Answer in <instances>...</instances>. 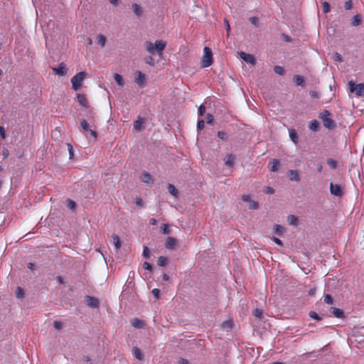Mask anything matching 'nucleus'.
<instances>
[{
	"label": "nucleus",
	"instance_id": "obj_1",
	"mask_svg": "<svg viewBox=\"0 0 364 364\" xmlns=\"http://www.w3.org/2000/svg\"><path fill=\"white\" fill-rule=\"evenodd\" d=\"M166 42L162 40L156 41L155 43L146 41L145 43L146 50L151 54L157 53L161 56L163 50L166 48Z\"/></svg>",
	"mask_w": 364,
	"mask_h": 364
},
{
	"label": "nucleus",
	"instance_id": "obj_2",
	"mask_svg": "<svg viewBox=\"0 0 364 364\" xmlns=\"http://www.w3.org/2000/svg\"><path fill=\"white\" fill-rule=\"evenodd\" d=\"M331 113L328 110H324L320 113V119H322L324 127L333 129L336 127L333 119L330 118Z\"/></svg>",
	"mask_w": 364,
	"mask_h": 364
},
{
	"label": "nucleus",
	"instance_id": "obj_3",
	"mask_svg": "<svg viewBox=\"0 0 364 364\" xmlns=\"http://www.w3.org/2000/svg\"><path fill=\"white\" fill-rule=\"evenodd\" d=\"M87 76V73L80 72L74 75L71 79L72 87L74 90H79L80 87L82 85L84 78Z\"/></svg>",
	"mask_w": 364,
	"mask_h": 364
},
{
	"label": "nucleus",
	"instance_id": "obj_4",
	"mask_svg": "<svg viewBox=\"0 0 364 364\" xmlns=\"http://www.w3.org/2000/svg\"><path fill=\"white\" fill-rule=\"evenodd\" d=\"M213 63L212 50L209 47L204 48V55L202 58L201 68H208Z\"/></svg>",
	"mask_w": 364,
	"mask_h": 364
},
{
	"label": "nucleus",
	"instance_id": "obj_5",
	"mask_svg": "<svg viewBox=\"0 0 364 364\" xmlns=\"http://www.w3.org/2000/svg\"><path fill=\"white\" fill-rule=\"evenodd\" d=\"M348 87L351 93L355 92V95L361 97L364 95V84H355L353 81H348Z\"/></svg>",
	"mask_w": 364,
	"mask_h": 364
},
{
	"label": "nucleus",
	"instance_id": "obj_6",
	"mask_svg": "<svg viewBox=\"0 0 364 364\" xmlns=\"http://www.w3.org/2000/svg\"><path fill=\"white\" fill-rule=\"evenodd\" d=\"M330 193L333 196H336L338 197H341L343 196V189L341 185L334 184L333 183H330Z\"/></svg>",
	"mask_w": 364,
	"mask_h": 364
},
{
	"label": "nucleus",
	"instance_id": "obj_7",
	"mask_svg": "<svg viewBox=\"0 0 364 364\" xmlns=\"http://www.w3.org/2000/svg\"><path fill=\"white\" fill-rule=\"evenodd\" d=\"M85 302L87 306L92 309H97L99 306V301L97 299L89 295L85 296Z\"/></svg>",
	"mask_w": 364,
	"mask_h": 364
},
{
	"label": "nucleus",
	"instance_id": "obj_8",
	"mask_svg": "<svg viewBox=\"0 0 364 364\" xmlns=\"http://www.w3.org/2000/svg\"><path fill=\"white\" fill-rule=\"evenodd\" d=\"M239 55L240 58H242L245 62L251 63L252 65H255V58L253 55L247 53L243 51H240V53H239Z\"/></svg>",
	"mask_w": 364,
	"mask_h": 364
},
{
	"label": "nucleus",
	"instance_id": "obj_9",
	"mask_svg": "<svg viewBox=\"0 0 364 364\" xmlns=\"http://www.w3.org/2000/svg\"><path fill=\"white\" fill-rule=\"evenodd\" d=\"M52 70L53 73L58 76H63L66 74L67 72V69L64 63H60L59 66L57 68H53Z\"/></svg>",
	"mask_w": 364,
	"mask_h": 364
},
{
	"label": "nucleus",
	"instance_id": "obj_10",
	"mask_svg": "<svg viewBox=\"0 0 364 364\" xmlns=\"http://www.w3.org/2000/svg\"><path fill=\"white\" fill-rule=\"evenodd\" d=\"M136 75H137V76H136L135 78L136 84L139 85V86L143 87L146 83L145 75L140 71H137V73H136Z\"/></svg>",
	"mask_w": 364,
	"mask_h": 364
},
{
	"label": "nucleus",
	"instance_id": "obj_11",
	"mask_svg": "<svg viewBox=\"0 0 364 364\" xmlns=\"http://www.w3.org/2000/svg\"><path fill=\"white\" fill-rule=\"evenodd\" d=\"M177 240L173 237H168L165 247L168 250H173L176 247Z\"/></svg>",
	"mask_w": 364,
	"mask_h": 364
},
{
	"label": "nucleus",
	"instance_id": "obj_12",
	"mask_svg": "<svg viewBox=\"0 0 364 364\" xmlns=\"http://www.w3.org/2000/svg\"><path fill=\"white\" fill-rule=\"evenodd\" d=\"M330 312L336 318H345L344 311L341 309H337L336 307H331Z\"/></svg>",
	"mask_w": 364,
	"mask_h": 364
},
{
	"label": "nucleus",
	"instance_id": "obj_13",
	"mask_svg": "<svg viewBox=\"0 0 364 364\" xmlns=\"http://www.w3.org/2000/svg\"><path fill=\"white\" fill-rule=\"evenodd\" d=\"M77 99H78V102L80 105L85 108H89V102L87 100V97L85 95L77 94Z\"/></svg>",
	"mask_w": 364,
	"mask_h": 364
},
{
	"label": "nucleus",
	"instance_id": "obj_14",
	"mask_svg": "<svg viewBox=\"0 0 364 364\" xmlns=\"http://www.w3.org/2000/svg\"><path fill=\"white\" fill-rule=\"evenodd\" d=\"M269 170L272 172H276L279 169V161L278 159H274L269 162Z\"/></svg>",
	"mask_w": 364,
	"mask_h": 364
},
{
	"label": "nucleus",
	"instance_id": "obj_15",
	"mask_svg": "<svg viewBox=\"0 0 364 364\" xmlns=\"http://www.w3.org/2000/svg\"><path fill=\"white\" fill-rule=\"evenodd\" d=\"M293 81H294L296 86L305 87V78H304L302 75H294V77H293Z\"/></svg>",
	"mask_w": 364,
	"mask_h": 364
},
{
	"label": "nucleus",
	"instance_id": "obj_16",
	"mask_svg": "<svg viewBox=\"0 0 364 364\" xmlns=\"http://www.w3.org/2000/svg\"><path fill=\"white\" fill-rule=\"evenodd\" d=\"M141 180L143 183H145L146 184L153 183L152 177L149 173V172H146V171L142 173L141 176Z\"/></svg>",
	"mask_w": 364,
	"mask_h": 364
},
{
	"label": "nucleus",
	"instance_id": "obj_17",
	"mask_svg": "<svg viewBox=\"0 0 364 364\" xmlns=\"http://www.w3.org/2000/svg\"><path fill=\"white\" fill-rule=\"evenodd\" d=\"M146 119L143 117H139L138 119L134 122V127L136 131L139 132L141 130L142 124L145 123Z\"/></svg>",
	"mask_w": 364,
	"mask_h": 364
},
{
	"label": "nucleus",
	"instance_id": "obj_18",
	"mask_svg": "<svg viewBox=\"0 0 364 364\" xmlns=\"http://www.w3.org/2000/svg\"><path fill=\"white\" fill-rule=\"evenodd\" d=\"M167 188H168V192H169L171 196H172L174 198H178V192L176 187H175L171 183H168Z\"/></svg>",
	"mask_w": 364,
	"mask_h": 364
},
{
	"label": "nucleus",
	"instance_id": "obj_19",
	"mask_svg": "<svg viewBox=\"0 0 364 364\" xmlns=\"http://www.w3.org/2000/svg\"><path fill=\"white\" fill-rule=\"evenodd\" d=\"M289 181H299V173L296 170H289Z\"/></svg>",
	"mask_w": 364,
	"mask_h": 364
},
{
	"label": "nucleus",
	"instance_id": "obj_20",
	"mask_svg": "<svg viewBox=\"0 0 364 364\" xmlns=\"http://www.w3.org/2000/svg\"><path fill=\"white\" fill-rule=\"evenodd\" d=\"M132 326L136 328H142L144 326V322L141 319L133 318L132 319Z\"/></svg>",
	"mask_w": 364,
	"mask_h": 364
},
{
	"label": "nucleus",
	"instance_id": "obj_21",
	"mask_svg": "<svg viewBox=\"0 0 364 364\" xmlns=\"http://www.w3.org/2000/svg\"><path fill=\"white\" fill-rule=\"evenodd\" d=\"M235 160V157L232 154L228 155L227 159L225 162V166L227 167H233Z\"/></svg>",
	"mask_w": 364,
	"mask_h": 364
},
{
	"label": "nucleus",
	"instance_id": "obj_22",
	"mask_svg": "<svg viewBox=\"0 0 364 364\" xmlns=\"http://www.w3.org/2000/svg\"><path fill=\"white\" fill-rule=\"evenodd\" d=\"M362 22V18L359 14L355 15L353 18H352L351 26H358Z\"/></svg>",
	"mask_w": 364,
	"mask_h": 364
},
{
	"label": "nucleus",
	"instance_id": "obj_23",
	"mask_svg": "<svg viewBox=\"0 0 364 364\" xmlns=\"http://www.w3.org/2000/svg\"><path fill=\"white\" fill-rule=\"evenodd\" d=\"M132 9H134V12L136 16H141L142 14V9L141 6L137 4L136 3L132 4Z\"/></svg>",
	"mask_w": 364,
	"mask_h": 364
},
{
	"label": "nucleus",
	"instance_id": "obj_24",
	"mask_svg": "<svg viewBox=\"0 0 364 364\" xmlns=\"http://www.w3.org/2000/svg\"><path fill=\"white\" fill-rule=\"evenodd\" d=\"M288 223L289 225H299V219L296 216L293 215H289L288 216Z\"/></svg>",
	"mask_w": 364,
	"mask_h": 364
},
{
	"label": "nucleus",
	"instance_id": "obj_25",
	"mask_svg": "<svg viewBox=\"0 0 364 364\" xmlns=\"http://www.w3.org/2000/svg\"><path fill=\"white\" fill-rule=\"evenodd\" d=\"M112 237H113V242L115 248H117V250L121 248V239H119V237L117 235L114 234Z\"/></svg>",
	"mask_w": 364,
	"mask_h": 364
},
{
	"label": "nucleus",
	"instance_id": "obj_26",
	"mask_svg": "<svg viewBox=\"0 0 364 364\" xmlns=\"http://www.w3.org/2000/svg\"><path fill=\"white\" fill-rule=\"evenodd\" d=\"M80 127H82V129L84 132H87L91 129H90L89 123L85 119H80Z\"/></svg>",
	"mask_w": 364,
	"mask_h": 364
},
{
	"label": "nucleus",
	"instance_id": "obj_27",
	"mask_svg": "<svg viewBox=\"0 0 364 364\" xmlns=\"http://www.w3.org/2000/svg\"><path fill=\"white\" fill-rule=\"evenodd\" d=\"M97 43L100 44L101 47H104L105 46V43H107V37L102 34H99L97 35Z\"/></svg>",
	"mask_w": 364,
	"mask_h": 364
},
{
	"label": "nucleus",
	"instance_id": "obj_28",
	"mask_svg": "<svg viewBox=\"0 0 364 364\" xmlns=\"http://www.w3.org/2000/svg\"><path fill=\"white\" fill-rule=\"evenodd\" d=\"M132 350H134V355L136 359L139 360H141L143 359V354L141 353V350H139V348L135 347Z\"/></svg>",
	"mask_w": 364,
	"mask_h": 364
},
{
	"label": "nucleus",
	"instance_id": "obj_29",
	"mask_svg": "<svg viewBox=\"0 0 364 364\" xmlns=\"http://www.w3.org/2000/svg\"><path fill=\"white\" fill-rule=\"evenodd\" d=\"M168 263V259L165 256H160L158 259V265L160 267H166Z\"/></svg>",
	"mask_w": 364,
	"mask_h": 364
},
{
	"label": "nucleus",
	"instance_id": "obj_30",
	"mask_svg": "<svg viewBox=\"0 0 364 364\" xmlns=\"http://www.w3.org/2000/svg\"><path fill=\"white\" fill-rule=\"evenodd\" d=\"M274 230L275 234L282 235L284 232V228H283L281 225H274Z\"/></svg>",
	"mask_w": 364,
	"mask_h": 364
},
{
	"label": "nucleus",
	"instance_id": "obj_31",
	"mask_svg": "<svg viewBox=\"0 0 364 364\" xmlns=\"http://www.w3.org/2000/svg\"><path fill=\"white\" fill-rule=\"evenodd\" d=\"M309 317L314 320L320 321L323 319V315L320 316L316 311H309Z\"/></svg>",
	"mask_w": 364,
	"mask_h": 364
},
{
	"label": "nucleus",
	"instance_id": "obj_32",
	"mask_svg": "<svg viewBox=\"0 0 364 364\" xmlns=\"http://www.w3.org/2000/svg\"><path fill=\"white\" fill-rule=\"evenodd\" d=\"M289 138H291L292 142L294 144L297 143V134L295 129H292L289 130Z\"/></svg>",
	"mask_w": 364,
	"mask_h": 364
},
{
	"label": "nucleus",
	"instance_id": "obj_33",
	"mask_svg": "<svg viewBox=\"0 0 364 364\" xmlns=\"http://www.w3.org/2000/svg\"><path fill=\"white\" fill-rule=\"evenodd\" d=\"M318 127H319V122H318L316 119L313 120L309 124V129L314 132H316Z\"/></svg>",
	"mask_w": 364,
	"mask_h": 364
},
{
	"label": "nucleus",
	"instance_id": "obj_34",
	"mask_svg": "<svg viewBox=\"0 0 364 364\" xmlns=\"http://www.w3.org/2000/svg\"><path fill=\"white\" fill-rule=\"evenodd\" d=\"M326 163L331 169H335L337 168V161L333 159H327Z\"/></svg>",
	"mask_w": 364,
	"mask_h": 364
},
{
	"label": "nucleus",
	"instance_id": "obj_35",
	"mask_svg": "<svg viewBox=\"0 0 364 364\" xmlns=\"http://www.w3.org/2000/svg\"><path fill=\"white\" fill-rule=\"evenodd\" d=\"M114 79L119 86L122 87L123 85V80L121 75L115 73L114 75Z\"/></svg>",
	"mask_w": 364,
	"mask_h": 364
},
{
	"label": "nucleus",
	"instance_id": "obj_36",
	"mask_svg": "<svg viewBox=\"0 0 364 364\" xmlns=\"http://www.w3.org/2000/svg\"><path fill=\"white\" fill-rule=\"evenodd\" d=\"M274 71L275 73L280 75H283L284 74V68L279 65H275L274 67Z\"/></svg>",
	"mask_w": 364,
	"mask_h": 364
},
{
	"label": "nucleus",
	"instance_id": "obj_37",
	"mask_svg": "<svg viewBox=\"0 0 364 364\" xmlns=\"http://www.w3.org/2000/svg\"><path fill=\"white\" fill-rule=\"evenodd\" d=\"M263 314H264V311H262V310L260 309H255L253 311L254 316H255L258 318H262Z\"/></svg>",
	"mask_w": 364,
	"mask_h": 364
},
{
	"label": "nucleus",
	"instance_id": "obj_38",
	"mask_svg": "<svg viewBox=\"0 0 364 364\" xmlns=\"http://www.w3.org/2000/svg\"><path fill=\"white\" fill-rule=\"evenodd\" d=\"M142 257L148 259L150 257V250L146 246L143 247Z\"/></svg>",
	"mask_w": 364,
	"mask_h": 364
},
{
	"label": "nucleus",
	"instance_id": "obj_39",
	"mask_svg": "<svg viewBox=\"0 0 364 364\" xmlns=\"http://www.w3.org/2000/svg\"><path fill=\"white\" fill-rule=\"evenodd\" d=\"M144 62L152 66H154L156 64V62L154 61L151 55L146 56L144 58Z\"/></svg>",
	"mask_w": 364,
	"mask_h": 364
},
{
	"label": "nucleus",
	"instance_id": "obj_40",
	"mask_svg": "<svg viewBox=\"0 0 364 364\" xmlns=\"http://www.w3.org/2000/svg\"><path fill=\"white\" fill-rule=\"evenodd\" d=\"M322 7H323V11L324 14H328L330 12L331 6L328 2H326V1L323 2Z\"/></svg>",
	"mask_w": 364,
	"mask_h": 364
},
{
	"label": "nucleus",
	"instance_id": "obj_41",
	"mask_svg": "<svg viewBox=\"0 0 364 364\" xmlns=\"http://www.w3.org/2000/svg\"><path fill=\"white\" fill-rule=\"evenodd\" d=\"M16 298L21 299L23 298L24 296V291L23 289H21L20 287H17L16 291Z\"/></svg>",
	"mask_w": 364,
	"mask_h": 364
},
{
	"label": "nucleus",
	"instance_id": "obj_42",
	"mask_svg": "<svg viewBox=\"0 0 364 364\" xmlns=\"http://www.w3.org/2000/svg\"><path fill=\"white\" fill-rule=\"evenodd\" d=\"M323 301H324V302H326V304H333V299L329 294L324 295Z\"/></svg>",
	"mask_w": 364,
	"mask_h": 364
},
{
	"label": "nucleus",
	"instance_id": "obj_43",
	"mask_svg": "<svg viewBox=\"0 0 364 364\" xmlns=\"http://www.w3.org/2000/svg\"><path fill=\"white\" fill-rule=\"evenodd\" d=\"M204 126H205V121H204V119H198V124H197L198 131L200 132L203 129H204Z\"/></svg>",
	"mask_w": 364,
	"mask_h": 364
},
{
	"label": "nucleus",
	"instance_id": "obj_44",
	"mask_svg": "<svg viewBox=\"0 0 364 364\" xmlns=\"http://www.w3.org/2000/svg\"><path fill=\"white\" fill-rule=\"evenodd\" d=\"M66 202H68V206L69 209L75 210L76 208V203L75 201H73L70 199H68V200H66Z\"/></svg>",
	"mask_w": 364,
	"mask_h": 364
},
{
	"label": "nucleus",
	"instance_id": "obj_45",
	"mask_svg": "<svg viewBox=\"0 0 364 364\" xmlns=\"http://www.w3.org/2000/svg\"><path fill=\"white\" fill-rule=\"evenodd\" d=\"M66 146H68V152H69V159H73V145L71 144H67Z\"/></svg>",
	"mask_w": 364,
	"mask_h": 364
},
{
	"label": "nucleus",
	"instance_id": "obj_46",
	"mask_svg": "<svg viewBox=\"0 0 364 364\" xmlns=\"http://www.w3.org/2000/svg\"><path fill=\"white\" fill-rule=\"evenodd\" d=\"M161 232L162 234H170V229L168 228V225H163L162 228H161Z\"/></svg>",
	"mask_w": 364,
	"mask_h": 364
},
{
	"label": "nucleus",
	"instance_id": "obj_47",
	"mask_svg": "<svg viewBox=\"0 0 364 364\" xmlns=\"http://www.w3.org/2000/svg\"><path fill=\"white\" fill-rule=\"evenodd\" d=\"M333 59L334 60V61L336 62H342L343 60L342 59V57L340 53H333Z\"/></svg>",
	"mask_w": 364,
	"mask_h": 364
},
{
	"label": "nucleus",
	"instance_id": "obj_48",
	"mask_svg": "<svg viewBox=\"0 0 364 364\" xmlns=\"http://www.w3.org/2000/svg\"><path fill=\"white\" fill-rule=\"evenodd\" d=\"M218 137L221 140H227V134L223 131H218Z\"/></svg>",
	"mask_w": 364,
	"mask_h": 364
},
{
	"label": "nucleus",
	"instance_id": "obj_49",
	"mask_svg": "<svg viewBox=\"0 0 364 364\" xmlns=\"http://www.w3.org/2000/svg\"><path fill=\"white\" fill-rule=\"evenodd\" d=\"M205 107L204 106V105H201L198 107V116H202L205 114Z\"/></svg>",
	"mask_w": 364,
	"mask_h": 364
},
{
	"label": "nucleus",
	"instance_id": "obj_50",
	"mask_svg": "<svg viewBox=\"0 0 364 364\" xmlns=\"http://www.w3.org/2000/svg\"><path fill=\"white\" fill-rule=\"evenodd\" d=\"M85 133H88L90 134V136L94 138V140H97V133L95 130H93V129H90L87 132H85Z\"/></svg>",
	"mask_w": 364,
	"mask_h": 364
},
{
	"label": "nucleus",
	"instance_id": "obj_51",
	"mask_svg": "<svg viewBox=\"0 0 364 364\" xmlns=\"http://www.w3.org/2000/svg\"><path fill=\"white\" fill-rule=\"evenodd\" d=\"M258 203L255 200H250V209L257 210L258 209Z\"/></svg>",
	"mask_w": 364,
	"mask_h": 364
},
{
	"label": "nucleus",
	"instance_id": "obj_52",
	"mask_svg": "<svg viewBox=\"0 0 364 364\" xmlns=\"http://www.w3.org/2000/svg\"><path fill=\"white\" fill-rule=\"evenodd\" d=\"M152 294L156 300L159 299L160 290L159 289H153Z\"/></svg>",
	"mask_w": 364,
	"mask_h": 364
},
{
	"label": "nucleus",
	"instance_id": "obj_53",
	"mask_svg": "<svg viewBox=\"0 0 364 364\" xmlns=\"http://www.w3.org/2000/svg\"><path fill=\"white\" fill-rule=\"evenodd\" d=\"M143 268L148 271L153 270L152 264L147 262H144V263H143Z\"/></svg>",
	"mask_w": 364,
	"mask_h": 364
},
{
	"label": "nucleus",
	"instance_id": "obj_54",
	"mask_svg": "<svg viewBox=\"0 0 364 364\" xmlns=\"http://www.w3.org/2000/svg\"><path fill=\"white\" fill-rule=\"evenodd\" d=\"M213 122V115L210 114H206L205 122L208 123V124H212Z\"/></svg>",
	"mask_w": 364,
	"mask_h": 364
},
{
	"label": "nucleus",
	"instance_id": "obj_55",
	"mask_svg": "<svg viewBox=\"0 0 364 364\" xmlns=\"http://www.w3.org/2000/svg\"><path fill=\"white\" fill-rule=\"evenodd\" d=\"M135 203L136 205H137L138 207L139 208H143L144 207V203H143V200L141 198H136V200H135Z\"/></svg>",
	"mask_w": 364,
	"mask_h": 364
},
{
	"label": "nucleus",
	"instance_id": "obj_56",
	"mask_svg": "<svg viewBox=\"0 0 364 364\" xmlns=\"http://www.w3.org/2000/svg\"><path fill=\"white\" fill-rule=\"evenodd\" d=\"M352 4H352L351 0H348V1H346V3H345V6H344L345 9H346V10H350V9H352Z\"/></svg>",
	"mask_w": 364,
	"mask_h": 364
},
{
	"label": "nucleus",
	"instance_id": "obj_57",
	"mask_svg": "<svg viewBox=\"0 0 364 364\" xmlns=\"http://www.w3.org/2000/svg\"><path fill=\"white\" fill-rule=\"evenodd\" d=\"M264 193H267V194H274V189H273L270 186H267L266 189H264Z\"/></svg>",
	"mask_w": 364,
	"mask_h": 364
},
{
	"label": "nucleus",
	"instance_id": "obj_58",
	"mask_svg": "<svg viewBox=\"0 0 364 364\" xmlns=\"http://www.w3.org/2000/svg\"><path fill=\"white\" fill-rule=\"evenodd\" d=\"M63 327V325H62V323L61 322H59L58 321H55L54 322V328L57 330H60Z\"/></svg>",
	"mask_w": 364,
	"mask_h": 364
},
{
	"label": "nucleus",
	"instance_id": "obj_59",
	"mask_svg": "<svg viewBox=\"0 0 364 364\" xmlns=\"http://www.w3.org/2000/svg\"><path fill=\"white\" fill-rule=\"evenodd\" d=\"M249 20L252 24L257 26L258 22L257 17H250Z\"/></svg>",
	"mask_w": 364,
	"mask_h": 364
},
{
	"label": "nucleus",
	"instance_id": "obj_60",
	"mask_svg": "<svg viewBox=\"0 0 364 364\" xmlns=\"http://www.w3.org/2000/svg\"><path fill=\"white\" fill-rule=\"evenodd\" d=\"M309 95L312 98H319V94L316 91H310Z\"/></svg>",
	"mask_w": 364,
	"mask_h": 364
},
{
	"label": "nucleus",
	"instance_id": "obj_61",
	"mask_svg": "<svg viewBox=\"0 0 364 364\" xmlns=\"http://www.w3.org/2000/svg\"><path fill=\"white\" fill-rule=\"evenodd\" d=\"M242 199L243 201L250 203V201H253L251 200L250 195H242Z\"/></svg>",
	"mask_w": 364,
	"mask_h": 364
},
{
	"label": "nucleus",
	"instance_id": "obj_62",
	"mask_svg": "<svg viewBox=\"0 0 364 364\" xmlns=\"http://www.w3.org/2000/svg\"><path fill=\"white\" fill-rule=\"evenodd\" d=\"M282 38H284V41L287 43H290L292 41L291 38L287 34H282Z\"/></svg>",
	"mask_w": 364,
	"mask_h": 364
},
{
	"label": "nucleus",
	"instance_id": "obj_63",
	"mask_svg": "<svg viewBox=\"0 0 364 364\" xmlns=\"http://www.w3.org/2000/svg\"><path fill=\"white\" fill-rule=\"evenodd\" d=\"M272 240H273V241H274L275 243H277V245H281V246L282 245V240H279V238H277V237H276L273 236V237H272Z\"/></svg>",
	"mask_w": 364,
	"mask_h": 364
},
{
	"label": "nucleus",
	"instance_id": "obj_64",
	"mask_svg": "<svg viewBox=\"0 0 364 364\" xmlns=\"http://www.w3.org/2000/svg\"><path fill=\"white\" fill-rule=\"evenodd\" d=\"M0 136L2 137V139L6 137V131H4V127L1 126H0Z\"/></svg>",
	"mask_w": 364,
	"mask_h": 364
}]
</instances>
